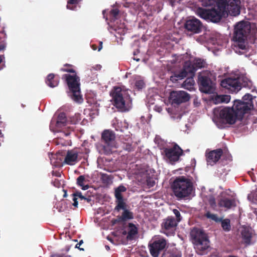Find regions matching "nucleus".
I'll list each match as a JSON object with an SVG mask.
<instances>
[{
    "label": "nucleus",
    "mask_w": 257,
    "mask_h": 257,
    "mask_svg": "<svg viewBox=\"0 0 257 257\" xmlns=\"http://www.w3.org/2000/svg\"><path fill=\"white\" fill-rule=\"evenodd\" d=\"M204 7H213L211 9L199 8L197 15L201 18L213 23L219 22L222 18V14L226 12L225 0H202Z\"/></svg>",
    "instance_id": "obj_1"
},
{
    "label": "nucleus",
    "mask_w": 257,
    "mask_h": 257,
    "mask_svg": "<svg viewBox=\"0 0 257 257\" xmlns=\"http://www.w3.org/2000/svg\"><path fill=\"white\" fill-rule=\"evenodd\" d=\"M113 105L121 112L128 111L132 105V99L128 89L114 86L110 92Z\"/></svg>",
    "instance_id": "obj_2"
},
{
    "label": "nucleus",
    "mask_w": 257,
    "mask_h": 257,
    "mask_svg": "<svg viewBox=\"0 0 257 257\" xmlns=\"http://www.w3.org/2000/svg\"><path fill=\"white\" fill-rule=\"evenodd\" d=\"M251 31L250 23L248 21H240L234 27L232 39L234 46L239 49L245 50L247 45V38Z\"/></svg>",
    "instance_id": "obj_3"
},
{
    "label": "nucleus",
    "mask_w": 257,
    "mask_h": 257,
    "mask_svg": "<svg viewBox=\"0 0 257 257\" xmlns=\"http://www.w3.org/2000/svg\"><path fill=\"white\" fill-rule=\"evenodd\" d=\"M175 196L179 199L189 196L193 190V185L191 180L184 176L176 177L171 185Z\"/></svg>",
    "instance_id": "obj_4"
},
{
    "label": "nucleus",
    "mask_w": 257,
    "mask_h": 257,
    "mask_svg": "<svg viewBox=\"0 0 257 257\" xmlns=\"http://www.w3.org/2000/svg\"><path fill=\"white\" fill-rule=\"evenodd\" d=\"M206 65V61L201 58H195L193 62L186 61L184 63L183 69L178 73H175L170 77V80L175 82L187 77V74L194 75L198 69L204 68Z\"/></svg>",
    "instance_id": "obj_5"
},
{
    "label": "nucleus",
    "mask_w": 257,
    "mask_h": 257,
    "mask_svg": "<svg viewBox=\"0 0 257 257\" xmlns=\"http://www.w3.org/2000/svg\"><path fill=\"white\" fill-rule=\"evenodd\" d=\"M190 236L196 252L199 255L205 254L209 247V240L207 234L203 230L194 227L191 231Z\"/></svg>",
    "instance_id": "obj_6"
},
{
    "label": "nucleus",
    "mask_w": 257,
    "mask_h": 257,
    "mask_svg": "<svg viewBox=\"0 0 257 257\" xmlns=\"http://www.w3.org/2000/svg\"><path fill=\"white\" fill-rule=\"evenodd\" d=\"M62 79H65L68 85L69 91L68 95L74 101L80 103L82 100L80 91V78L76 75L65 74L62 75Z\"/></svg>",
    "instance_id": "obj_7"
},
{
    "label": "nucleus",
    "mask_w": 257,
    "mask_h": 257,
    "mask_svg": "<svg viewBox=\"0 0 257 257\" xmlns=\"http://www.w3.org/2000/svg\"><path fill=\"white\" fill-rule=\"evenodd\" d=\"M220 85L230 90L232 93H236L240 90L242 87L250 89L252 87V82L246 78L228 77L221 81Z\"/></svg>",
    "instance_id": "obj_8"
},
{
    "label": "nucleus",
    "mask_w": 257,
    "mask_h": 257,
    "mask_svg": "<svg viewBox=\"0 0 257 257\" xmlns=\"http://www.w3.org/2000/svg\"><path fill=\"white\" fill-rule=\"evenodd\" d=\"M212 74L208 71L200 72L198 75V84L201 92L211 93L214 89V83L212 80Z\"/></svg>",
    "instance_id": "obj_9"
},
{
    "label": "nucleus",
    "mask_w": 257,
    "mask_h": 257,
    "mask_svg": "<svg viewBox=\"0 0 257 257\" xmlns=\"http://www.w3.org/2000/svg\"><path fill=\"white\" fill-rule=\"evenodd\" d=\"M101 142L103 143V149L105 154H110L112 149L116 148L115 134L113 131L105 130L101 134Z\"/></svg>",
    "instance_id": "obj_10"
},
{
    "label": "nucleus",
    "mask_w": 257,
    "mask_h": 257,
    "mask_svg": "<svg viewBox=\"0 0 257 257\" xmlns=\"http://www.w3.org/2000/svg\"><path fill=\"white\" fill-rule=\"evenodd\" d=\"M219 113V117L221 121L229 124H234L236 121L239 120L234 108L232 107H224L214 109V113Z\"/></svg>",
    "instance_id": "obj_11"
},
{
    "label": "nucleus",
    "mask_w": 257,
    "mask_h": 257,
    "mask_svg": "<svg viewBox=\"0 0 257 257\" xmlns=\"http://www.w3.org/2000/svg\"><path fill=\"white\" fill-rule=\"evenodd\" d=\"M239 120H241L243 115L247 113L253 108V104L250 102H245L239 100H235L232 106Z\"/></svg>",
    "instance_id": "obj_12"
},
{
    "label": "nucleus",
    "mask_w": 257,
    "mask_h": 257,
    "mask_svg": "<svg viewBox=\"0 0 257 257\" xmlns=\"http://www.w3.org/2000/svg\"><path fill=\"white\" fill-rule=\"evenodd\" d=\"M225 9L226 12L222 14V17L227 16L228 14L233 16H238L240 12V0H225Z\"/></svg>",
    "instance_id": "obj_13"
},
{
    "label": "nucleus",
    "mask_w": 257,
    "mask_h": 257,
    "mask_svg": "<svg viewBox=\"0 0 257 257\" xmlns=\"http://www.w3.org/2000/svg\"><path fill=\"white\" fill-rule=\"evenodd\" d=\"M183 153V150L176 144L172 148H164L163 151L165 157L172 163L178 161Z\"/></svg>",
    "instance_id": "obj_14"
},
{
    "label": "nucleus",
    "mask_w": 257,
    "mask_h": 257,
    "mask_svg": "<svg viewBox=\"0 0 257 257\" xmlns=\"http://www.w3.org/2000/svg\"><path fill=\"white\" fill-rule=\"evenodd\" d=\"M177 225V221L173 217L168 216L164 219L162 223L161 227L163 232L167 236L173 235Z\"/></svg>",
    "instance_id": "obj_15"
},
{
    "label": "nucleus",
    "mask_w": 257,
    "mask_h": 257,
    "mask_svg": "<svg viewBox=\"0 0 257 257\" xmlns=\"http://www.w3.org/2000/svg\"><path fill=\"white\" fill-rule=\"evenodd\" d=\"M190 98V95L184 91H173L170 93L169 96L170 101L173 105H179L186 102Z\"/></svg>",
    "instance_id": "obj_16"
},
{
    "label": "nucleus",
    "mask_w": 257,
    "mask_h": 257,
    "mask_svg": "<svg viewBox=\"0 0 257 257\" xmlns=\"http://www.w3.org/2000/svg\"><path fill=\"white\" fill-rule=\"evenodd\" d=\"M167 244L166 240L160 238L149 244L151 254L153 257H158L161 251L163 250Z\"/></svg>",
    "instance_id": "obj_17"
},
{
    "label": "nucleus",
    "mask_w": 257,
    "mask_h": 257,
    "mask_svg": "<svg viewBox=\"0 0 257 257\" xmlns=\"http://www.w3.org/2000/svg\"><path fill=\"white\" fill-rule=\"evenodd\" d=\"M185 28L192 34H198L201 32L202 24L200 20L196 18L187 20L185 23Z\"/></svg>",
    "instance_id": "obj_18"
},
{
    "label": "nucleus",
    "mask_w": 257,
    "mask_h": 257,
    "mask_svg": "<svg viewBox=\"0 0 257 257\" xmlns=\"http://www.w3.org/2000/svg\"><path fill=\"white\" fill-rule=\"evenodd\" d=\"M78 154L79 152L75 149L68 150L65 155L64 163L70 166L76 164L80 160Z\"/></svg>",
    "instance_id": "obj_19"
},
{
    "label": "nucleus",
    "mask_w": 257,
    "mask_h": 257,
    "mask_svg": "<svg viewBox=\"0 0 257 257\" xmlns=\"http://www.w3.org/2000/svg\"><path fill=\"white\" fill-rule=\"evenodd\" d=\"M223 154V150L218 149L210 151L206 155V160L209 165L213 166L216 164L220 159Z\"/></svg>",
    "instance_id": "obj_20"
},
{
    "label": "nucleus",
    "mask_w": 257,
    "mask_h": 257,
    "mask_svg": "<svg viewBox=\"0 0 257 257\" xmlns=\"http://www.w3.org/2000/svg\"><path fill=\"white\" fill-rule=\"evenodd\" d=\"M218 206L225 210L231 209L236 206V201L234 199L229 198L226 197H222L218 200Z\"/></svg>",
    "instance_id": "obj_21"
},
{
    "label": "nucleus",
    "mask_w": 257,
    "mask_h": 257,
    "mask_svg": "<svg viewBox=\"0 0 257 257\" xmlns=\"http://www.w3.org/2000/svg\"><path fill=\"white\" fill-rule=\"evenodd\" d=\"M60 77L58 75L50 73L47 76L45 82L49 87L54 88L58 85Z\"/></svg>",
    "instance_id": "obj_22"
},
{
    "label": "nucleus",
    "mask_w": 257,
    "mask_h": 257,
    "mask_svg": "<svg viewBox=\"0 0 257 257\" xmlns=\"http://www.w3.org/2000/svg\"><path fill=\"white\" fill-rule=\"evenodd\" d=\"M138 233V227L133 223H129L128 224V233L127 239L130 240H133L135 236Z\"/></svg>",
    "instance_id": "obj_23"
},
{
    "label": "nucleus",
    "mask_w": 257,
    "mask_h": 257,
    "mask_svg": "<svg viewBox=\"0 0 257 257\" xmlns=\"http://www.w3.org/2000/svg\"><path fill=\"white\" fill-rule=\"evenodd\" d=\"M187 76H188V77L184 81L182 85L184 88L188 90H191L193 88V86L195 83L193 77L194 75H191V74L188 73Z\"/></svg>",
    "instance_id": "obj_24"
},
{
    "label": "nucleus",
    "mask_w": 257,
    "mask_h": 257,
    "mask_svg": "<svg viewBox=\"0 0 257 257\" xmlns=\"http://www.w3.org/2000/svg\"><path fill=\"white\" fill-rule=\"evenodd\" d=\"M67 125L66 114L64 112H61L58 116L56 126L59 128L63 126H66Z\"/></svg>",
    "instance_id": "obj_25"
},
{
    "label": "nucleus",
    "mask_w": 257,
    "mask_h": 257,
    "mask_svg": "<svg viewBox=\"0 0 257 257\" xmlns=\"http://www.w3.org/2000/svg\"><path fill=\"white\" fill-rule=\"evenodd\" d=\"M242 238L244 243L249 244L251 238V233L249 230L244 229L241 232Z\"/></svg>",
    "instance_id": "obj_26"
},
{
    "label": "nucleus",
    "mask_w": 257,
    "mask_h": 257,
    "mask_svg": "<svg viewBox=\"0 0 257 257\" xmlns=\"http://www.w3.org/2000/svg\"><path fill=\"white\" fill-rule=\"evenodd\" d=\"M126 191V188L122 185H119L118 187L115 188L114 196L116 199L123 198L121 194L122 192Z\"/></svg>",
    "instance_id": "obj_27"
},
{
    "label": "nucleus",
    "mask_w": 257,
    "mask_h": 257,
    "mask_svg": "<svg viewBox=\"0 0 257 257\" xmlns=\"http://www.w3.org/2000/svg\"><path fill=\"white\" fill-rule=\"evenodd\" d=\"M86 179L84 175H80L77 179V184L78 186L81 187V189L83 190H87L89 186L88 184L84 185V183L86 182Z\"/></svg>",
    "instance_id": "obj_28"
},
{
    "label": "nucleus",
    "mask_w": 257,
    "mask_h": 257,
    "mask_svg": "<svg viewBox=\"0 0 257 257\" xmlns=\"http://www.w3.org/2000/svg\"><path fill=\"white\" fill-rule=\"evenodd\" d=\"M116 205L115 207V210L119 211L121 209L124 210L126 208V205L123 198L116 199Z\"/></svg>",
    "instance_id": "obj_29"
},
{
    "label": "nucleus",
    "mask_w": 257,
    "mask_h": 257,
    "mask_svg": "<svg viewBox=\"0 0 257 257\" xmlns=\"http://www.w3.org/2000/svg\"><path fill=\"white\" fill-rule=\"evenodd\" d=\"M230 100V96L228 95H217L215 97V103H228Z\"/></svg>",
    "instance_id": "obj_30"
},
{
    "label": "nucleus",
    "mask_w": 257,
    "mask_h": 257,
    "mask_svg": "<svg viewBox=\"0 0 257 257\" xmlns=\"http://www.w3.org/2000/svg\"><path fill=\"white\" fill-rule=\"evenodd\" d=\"M165 257H181V252L176 248H174L167 251Z\"/></svg>",
    "instance_id": "obj_31"
},
{
    "label": "nucleus",
    "mask_w": 257,
    "mask_h": 257,
    "mask_svg": "<svg viewBox=\"0 0 257 257\" xmlns=\"http://www.w3.org/2000/svg\"><path fill=\"white\" fill-rule=\"evenodd\" d=\"M82 0H68L67 2V8L72 11L76 10L77 5Z\"/></svg>",
    "instance_id": "obj_32"
},
{
    "label": "nucleus",
    "mask_w": 257,
    "mask_h": 257,
    "mask_svg": "<svg viewBox=\"0 0 257 257\" xmlns=\"http://www.w3.org/2000/svg\"><path fill=\"white\" fill-rule=\"evenodd\" d=\"M221 227L225 231H229L231 229L230 221L229 219H222L221 218Z\"/></svg>",
    "instance_id": "obj_33"
},
{
    "label": "nucleus",
    "mask_w": 257,
    "mask_h": 257,
    "mask_svg": "<svg viewBox=\"0 0 257 257\" xmlns=\"http://www.w3.org/2000/svg\"><path fill=\"white\" fill-rule=\"evenodd\" d=\"M121 218L122 221L132 219L134 218L133 213L126 208L123 210Z\"/></svg>",
    "instance_id": "obj_34"
},
{
    "label": "nucleus",
    "mask_w": 257,
    "mask_h": 257,
    "mask_svg": "<svg viewBox=\"0 0 257 257\" xmlns=\"http://www.w3.org/2000/svg\"><path fill=\"white\" fill-rule=\"evenodd\" d=\"M205 216L216 222H220L221 221V218H219L217 214H212L209 211H207L205 214Z\"/></svg>",
    "instance_id": "obj_35"
},
{
    "label": "nucleus",
    "mask_w": 257,
    "mask_h": 257,
    "mask_svg": "<svg viewBox=\"0 0 257 257\" xmlns=\"http://www.w3.org/2000/svg\"><path fill=\"white\" fill-rule=\"evenodd\" d=\"M208 201L210 207L213 210H216L217 204L215 197L213 195L209 196Z\"/></svg>",
    "instance_id": "obj_36"
},
{
    "label": "nucleus",
    "mask_w": 257,
    "mask_h": 257,
    "mask_svg": "<svg viewBox=\"0 0 257 257\" xmlns=\"http://www.w3.org/2000/svg\"><path fill=\"white\" fill-rule=\"evenodd\" d=\"M145 86V83L143 80L138 79L135 82V87L138 90H141Z\"/></svg>",
    "instance_id": "obj_37"
},
{
    "label": "nucleus",
    "mask_w": 257,
    "mask_h": 257,
    "mask_svg": "<svg viewBox=\"0 0 257 257\" xmlns=\"http://www.w3.org/2000/svg\"><path fill=\"white\" fill-rule=\"evenodd\" d=\"M123 150L128 152H131L133 150V147L132 143H124L122 146Z\"/></svg>",
    "instance_id": "obj_38"
},
{
    "label": "nucleus",
    "mask_w": 257,
    "mask_h": 257,
    "mask_svg": "<svg viewBox=\"0 0 257 257\" xmlns=\"http://www.w3.org/2000/svg\"><path fill=\"white\" fill-rule=\"evenodd\" d=\"M147 185L149 188L153 187L155 184V181L154 178L149 177L146 180Z\"/></svg>",
    "instance_id": "obj_39"
},
{
    "label": "nucleus",
    "mask_w": 257,
    "mask_h": 257,
    "mask_svg": "<svg viewBox=\"0 0 257 257\" xmlns=\"http://www.w3.org/2000/svg\"><path fill=\"white\" fill-rule=\"evenodd\" d=\"M173 213L176 217V221H177V223L181 220V216L179 211L176 209H174L173 210Z\"/></svg>",
    "instance_id": "obj_40"
},
{
    "label": "nucleus",
    "mask_w": 257,
    "mask_h": 257,
    "mask_svg": "<svg viewBox=\"0 0 257 257\" xmlns=\"http://www.w3.org/2000/svg\"><path fill=\"white\" fill-rule=\"evenodd\" d=\"M6 34L4 30H3L2 31L0 32V43L6 42Z\"/></svg>",
    "instance_id": "obj_41"
},
{
    "label": "nucleus",
    "mask_w": 257,
    "mask_h": 257,
    "mask_svg": "<svg viewBox=\"0 0 257 257\" xmlns=\"http://www.w3.org/2000/svg\"><path fill=\"white\" fill-rule=\"evenodd\" d=\"M242 99L244 100H247V102H250L252 103V95H251L249 93H247V94H246L245 95H244L243 96Z\"/></svg>",
    "instance_id": "obj_42"
},
{
    "label": "nucleus",
    "mask_w": 257,
    "mask_h": 257,
    "mask_svg": "<svg viewBox=\"0 0 257 257\" xmlns=\"http://www.w3.org/2000/svg\"><path fill=\"white\" fill-rule=\"evenodd\" d=\"M72 196H77V197L80 198L81 200L86 199V197L82 195L81 192L79 191H77L75 193H73Z\"/></svg>",
    "instance_id": "obj_43"
},
{
    "label": "nucleus",
    "mask_w": 257,
    "mask_h": 257,
    "mask_svg": "<svg viewBox=\"0 0 257 257\" xmlns=\"http://www.w3.org/2000/svg\"><path fill=\"white\" fill-rule=\"evenodd\" d=\"M119 14V11L117 9H112L110 11V15L115 18Z\"/></svg>",
    "instance_id": "obj_44"
},
{
    "label": "nucleus",
    "mask_w": 257,
    "mask_h": 257,
    "mask_svg": "<svg viewBox=\"0 0 257 257\" xmlns=\"http://www.w3.org/2000/svg\"><path fill=\"white\" fill-rule=\"evenodd\" d=\"M60 70L61 71H63V72H67L72 73H73V74H76L75 70L72 68H71V69L61 68Z\"/></svg>",
    "instance_id": "obj_45"
},
{
    "label": "nucleus",
    "mask_w": 257,
    "mask_h": 257,
    "mask_svg": "<svg viewBox=\"0 0 257 257\" xmlns=\"http://www.w3.org/2000/svg\"><path fill=\"white\" fill-rule=\"evenodd\" d=\"M4 58V55H0V70H2L5 67V63L3 62V60Z\"/></svg>",
    "instance_id": "obj_46"
},
{
    "label": "nucleus",
    "mask_w": 257,
    "mask_h": 257,
    "mask_svg": "<svg viewBox=\"0 0 257 257\" xmlns=\"http://www.w3.org/2000/svg\"><path fill=\"white\" fill-rule=\"evenodd\" d=\"M73 196L72 200L74 201V202L72 204V205H73V206L75 207V208H77L78 207V201H77L78 197H77V196Z\"/></svg>",
    "instance_id": "obj_47"
},
{
    "label": "nucleus",
    "mask_w": 257,
    "mask_h": 257,
    "mask_svg": "<svg viewBox=\"0 0 257 257\" xmlns=\"http://www.w3.org/2000/svg\"><path fill=\"white\" fill-rule=\"evenodd\" d=\"M6 47V42H3L0 43V51H3L5 49Z\"/></svg>",
    "instance_id": "obj_48"
},
{
    "label": "nucleus",
    "mask_w": 257,
    "mask_h": 257,
    "mask_svg": "<svg viewBox=\"0 0 257 257\" xmlns=\"http://www.w3.org/2000/svg\"><path fill=\"white\" fill-rule=\"evenodd\" d=\"M52 184L55 187H59L60 185V182L58 179H55L54 181H53Z\"/></svg>",
    "instance_id": "obj_49"
},
{
    "label": "nucleus",
    "mask_w": 257,
    "mask_h": 257,
    "mask_svg": "<svg viewBox=\"0 0 257 257\" xmlns=\"http://www.w3.org/2000/svg\"><path fill=\"white\" fill-rule=\"evenodd\" d=\"M102 178H103V181L104 182L105 181H107L110 179L109 177L107 174H102Z\"/></svg>",
    "instance_id": "obj_50"
},
{
    "label": "nucleus",
    "mask_w": 257,
    "mask_h": 257,
    "mask_svg": "<svg viewBox=\"0 0 257 257\" xmlns=\"http://www.w3.org/2000/svg\"><path fill=\"white\" fill-rule=\"evenodd\" d=\"M67 128L68 129L67 132L66 133V136H68L70 134V132L73 131V128L70 126H67Z\"/></svg>",
    "instance_id": "obj_51"
},
{
    "label": "nucleus",
    "mask_w": 257,
    "mask_h": 257,
    "mask_svg": "<svg viewBox=\"0 0 257 257\" xmlns=\"http://www.w3.org/2000/svg\"><path fill=\"white\" fill-rule=\"evenodd\" d=\"M102 45H103L102 42L100 41L99 42V46H98V51H100L102 49Z\"/></svg>",
    "instance_id": "obj_52"
},
{
    "label": "nucleus",
    "mask_w": 257,
    "mask_h": 257,
    "mask_svg": "<svg viewBox=\"0 0 257 257\" xmlns=\"http://www.w3.org/2000/svg\"><path fill=\"white\" fill-rule=\"evenodd\" d=\"M101 68V66L100 65H95V67H92V68H93L94 69H95L96 70H100Z\"/></svg>",
    "instance_id": "obj_53"
},
{
    "label": "nucleus",
    "mask_w": 257,
    "mask_h": 257,
    "mask_svg": "<svg viewBox=\"0 0 257 257\" xmlns=\"http://www.w3.org/2000/svg\"><path fill=\"white\" fill-rule=\"evenodd\" d=\"M155 109L160 112L162 110V108L161 107L156 106Z\"/></svg>",
    "instance_id": "obj_54"
},
{
    "label": "nucleus",
    "mask_w": 257,
    "mask_h": 257,
    "mask_svg": "<svg viewBox=\"0 0 257 257\" xmlns=\"http://www.w3.org/2000/svg\"><path fill=\"white\" fill-rule=\"evenodd\" d=\"M52 257H67V256L64 254H63V255L55 254V255H52Z\"/></svg>",
    "instance_id": "obj_55"
},
{
    "label": "nucleus",
    "mask_w": 257,
    "mask_h": 257,
    "mask_svg": "<svg viewBox=\"0 0 257 257\" xmlns=\"http://www.w3.org/2000/svg\"><path fill=\"white\" fill-rule=\"evenodd\" d=\"M91 48L93 50H96L97 49V46L95 44H92Z\"/></svg>",
    "instance_id": "obj_56"
},
{
    "label": "nucleus",
    "mask_w": 257,
    "mask_h": 257,
    "mask_svg": "<svg viewBox=\"0 0 257 257\" xmlns=\"http://www.w3.org/2000/svg\"><path fill=\"white\" fill-rule=\"evenodd\" d=\"M63 191L64 192L63 197L66 198L67 196V191L65 189H63Z\"/></svg>",
    "instance_id": "obj_57"
},
{
    "label": "nucleus",
    "mask_w": 257,
    "mask_h": 257,
    "mask_svg": "<svg viewBox=\"0 0 257 257\" xmlns=\"http://www.w3.org/2000/svg\"><path fill=\"white\" fill-rule=\"evenodd\" d=\"M75 247L78 248L80 250H84L83 248H81L79 247V245H78V243L76 245Z\"/></svg>",
    "instance_id": "obj_58"
},
{
    "label": "nucleus",
    "mask_w": 257,
    "mask_h": 257,
    "mask_svg": "<svg viewBox=\"0 0 257 257\" xmlns=\"http://www.w3.org/2000/svg\"><path fill=\"white\" fill-rule=\"evenodd\" d=\"M83 243V240H81L79 241V242L78 243V245L80 246L82 243Z\"/></svg>",
    "instance_id": "obj_59"
},
{
    "label": "nucleus",
    "mask_w": 257,
    "mask_h": 257,
    "mask_svg": "<svg viewBox=\"0 0 257 257\" xmlns=\"http://www.w3.org/2000/svg\"><path fill=\"white\" fill-rule=\"evenodd\" d=\"M85 200H86L88 202H90L91 200L90 199L87 198H86V199H85Z\"/></svg>",
    "instance_id": "obj_60"
},
{
    "label": "nucleus",
    "mask_w": 257,
    "mask_h": 257,
    "mask_svg": "<svg viewBox=\"0 0 257 257\" xmlns=\"http://www.w3.org/2000/svg\"><path fill=\"white\" fill-rule=\"evenodd\" d=\"M64 66H71V65H69V64H66L64 65Z\"/></svg>",
    "instance_id": "obj_61"
},
{
    "label": "nucleus",
    "mask_w": 257,
    "mask_h": 257,
    "mask_svg": "<svg viewBox=\"0 0 257 257\" xmlns=\"http://www.w3.org/2000/svg\"><path fill=\"white\" fill-rule=\"evenodd\" d=\"M126 233V232L125 231H123V234H125Z\"/></svg>",
    "instance_id": "obj_62"
},
{
    "label": "nucleus",
    "mask_w": 257,
    "mask_h": 257,
    "mask_svg": "<svg viewBox=\"0 0 257 257\" xmlns=\"http://www.w3.org/2000/svg\"><path fill=\"white\" fill-rule=\"evenodd\" d=\"M106 248H108V249H109V246H106Z\"/></svg>",
    "instance_id": "obj_63"
}]
</instances>
